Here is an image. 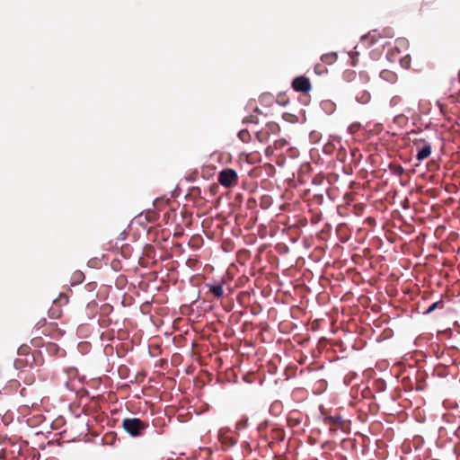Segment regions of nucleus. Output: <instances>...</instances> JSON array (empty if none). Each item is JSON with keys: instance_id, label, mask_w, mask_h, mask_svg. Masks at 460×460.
<instances>
[{"instance_id": "4be33fe9", "label": "nucleus", "mask_w": 460, "mask_h": 460, "mask_svg": "<svg viewBox=\"0 0 460 460\" xmlns=\"http://www.w3.org/2000/svg\"><path fill=\"white\" fill-rule=\"evenodd\" d=\"M446 201L451 202V201H453V199L449 198Z\"/></svg>"}, {"instance_id": "423d86ee", "label": "nucleus", "mask_w": 460, "mask_h": 460, "mask_svg": "<svg viewBox=\"0 0 460 460\" xmlns=\"http://www.w3.org/2000/svg\"><path fill=\"white\" fill-rule=\"evenodd\" d=\"M380 77H381L383 80H385V81H386V82H388V83H390V84H394V83H396L397 78H398V77H397V75H396V73H395V72L391 71V70H388V69H384V70H382V71L380 72Z\"/></svg>"}, {"instance_id": "f03ea898", "label": "nucleus", "mask_w": 460, "mask_h": 460, "mask_svg": "<svg viewBox=\"0 0 460 460\" xmlns=\"http://www.w3.org/2000/svg\"><path fill=\"white\" fill-rule=\"evenodd\" d=\"M217 181L221 185L229 188L237 184L238 175L234 169L226 168L219 172Z\"/></svg>"}, {"instance_id": "0eeeda50", "label": "nucleus", "mask_w": 460, "mask_h": 460, "mask_svg": "<svg viewBox=\"0 0 460 460\" xmlns=\"http://www.w3.org/2000/svg\"><path fill=\"white\" fill-rule=\"evenodd\" d=\"M356 78L357 73L352 69H347L342 73V79L348 83L354 82Z\"/></svg>"}, {"instance_id": "aec40b11", "label": "nucleus", "mask_w": 460, "mask_h": 460, "mask_svg": "<svg viewBox=\"0 0 460 460\" xmlns=\"http://www.w3.org/2000/svg\"><path fill=\"white\" fill-rule=\"evenodd\" d=\"M289 116H290V115H289V114H288V113H285V114L283 115V117H284V119H289Z\"/></svg>"}, {"instance_id": "9d476101", "label": "nucleus", "mask_w": 460, "mask_h": 460, "mask_svg": "<svg viewBox=\"0 0 460 460\" xmlns=\"http://www.w3.org/2000/svg\"><path fill=\"white\" fill-rule=\"evenodd\" d=\"M238 137H239V138H240L243 142H245V143L249 142V141H250V139H251V135H250L249 131H248V130H246V129H243V130H241V131L238 133Z\"/></svg>"}, {"instance_id": "b1692460", "label": "nucleus", "mask_w": 460, "mask_h": 460, "mask_svg": "<svg viewBox=\"0 0 460 460\" xmlns=\"http://www.w3.org/2000/svg\"><path fill=\"white\" fill-rule=\"evenodd\" d=\"M57 332H58V335H61L60 330H57Z\"/></svg>"}, {"instance_id": "9b49d317", "label": "nucleus", "mask_w": 460, "mask_h": 460, "mask_svg": "<svg viewBox=\"0 0 460 460\" xmlns=\"http://www.w3.org/2000/svg\"><path fill=\"white\" fill-rule=\"evenodd\" d=\"M243 123H254V124H257L259 122V117H258L257 114L252 113L251 115L245 117L243 119Z\"/></svg>"}, {"instance_id": "ddd939ff", "label": "nucleus", "mask_w": 460, "mask_h": 460, "mask_svg": "<svg viewBox=\"0 0 460 460\" xmlns=\"http://www.w3.org/2000/svg\"><path fill=\"white\" fill-rule=\"evenodd\" d=\"M212 292L216 296L220 297L223 295V288L221 286L214 287Z\"/></svg>"}, {"instance_id": "dca6fc26", "label": "nucleus", "mask_w": 460, "mask_h": 460, "mask_svg": "<svg viewBox=\"0 0 460 460\" xmlns=\"http://www.w3.org/2000/svg\"><path fill=\"white\" fill-rule=\"evenodd\" d=\"M438 305H442V302H436L432 304L427 310V314L431 313L433 310H435V308H437Z\"/></svg>"}, {"instance_id": "412c9836", "label": "nucleus", "mask_w": 460, "mask_h": 460, "mask_svg": "<svg viewBox=\"0 0 460 460\" xmlns=\"http://www.w3.org/2000/svg\"><path fill=\"white\" fill-rule=\"evenodd\" d=\"M289 116H290V115H289V114H288V113H285V114L283 115V117H284V119H289Z\"/></svg>"}, {"instance_id": "5701e85b", "label": "nucleus", "mask_w": 460, "mask_h": 460, "mask_svg": "<svg viewBox=\"0 0 460 460\" xmlns=\"http://www.w3.org/2000/svg\"><path fill=\"white\" fill-rule=\"evenodd\" d=\"M406 204H407V203H404V205H403V208H408V206H406Z\"/></svg>"}, {"instance_id": "7ed1b4c3", "label": "nucleus", "mask_w": 460, "mask_h": 460, "mask_svg": "<svg viewBox=\"0 0 460 460\" xmlns=\"http://www.w3.org/2000/svg\"><path fill=\"white\" fill-rule=\"evenodd\" d=\"M324 423L329 426L332 432H336L341 429L344 432L349 430V422L344 420L341 416H326L324 418Z\"/></svg>"}, {"instance_id": "6ab92c4d", "label": "nucleus", "mask_w": 460, "mask_h": 460, "mask_svg": "<svg viewBox=\"0 0 460 460\" xmlns=\"http://www.w3.org/2000/svg\"><path fill=\"white\" fill-rule=\"evenodd\" d=\"M253 114L261 115L262 111L259 108H255L253 111Z\"/></svg>"}, {"instance_id": "a211bd4d", "label": "nucleus", "mask_w": 460, "mask_h": 460, "mask_svg": "<svg viewBox=\"0 0 460 460\" xmlns=\"http://www.w3.org/2000/svg\"><path fill=\"white\" fill-rule=\"evenodd\" d=\"M286 144H287V142L285 140H279V141H276L274 145H275V147L278 148V147L284 146Z\"/></svg>"}, {"instance_id": "393cba45", "label": "nucleus", "mask_w": 460, "mask_h": 460, "mask_svg": "<svg viewBox=\"0 0 460 460\" xmlns=\"http://www.w3.org/2000/svg\"><path fill=\"white\" fill-rule=\"evenodd\" d=\"M1 460H3V459H1Z\"/></svg>"}, {"instance_id": "20e7f679", "label": "nucleus", "mask_w": 460, "mask_h": 460, "mask_svg": "<svg viewBox=\"0 0 460 460\" xmlns=\"http://www.w3.org/2000/svg\"><path fill=\"white\" fill-rule=\"evenodd\" d=\"M292 87L296 92L307 93L311 91L312 84L309 78L300 75L293 79Z\"/></svg>"}, {"instance_id": "6e6552de", "label": "nucleus", "mask_w": 460, "mask_h": 460, "mask_svg": "<svg viewBox=\"0 0 460 460\" xmlns=\"http://www.w3.org/2000/svg\"><path fill=\"white\" fill-rule=\"evenodd\" d=\"M321 60L328 65L333 64L337 60V54L334 52L323 54Z\"/></svg>"}, {"instance_id": "1a4fd4ad", "label": "nucleus", "mask_w": 460, "mask_h": 460, "mask_svg": "<svg viewBox=\"0 0 460 460\" xmlns=\"http://www.w3.org/2000/svg\"><path fill=\"white\" fill-rule=\"evenodd\" d=\"M241 199H246V201H255V198L252 197L250 193H246L245 195L243 193H237L235 197L236 201H241Z\"/></svg>"}, {"instance_id": "f8f14e48", "label": "nucleus", "mask_w": 460, "mask_h": 460, "mask_svg": "<svg viewBox=\"0 0 460 460\" xmlns=\"http://www.w3.org/2000/svg\"><path fill=\"white\" fill-rule=\"evenodd\" d=\"M390 168H391V171L393 172V173L399 175V176L402 175L404 172V169L400 164H392L390 166Z\"/></svg>"}, {"instance_id": "f3484780", "label": "nucleus", "mask_w": 460, "mask_h": 460, "mask_svg": "<svg viewBox=\"0 0 460 460\" xmlns=\"http://www.w3.org/2000/svg\"><path fill=\"white\" fill-rule=\"evenodd\" d=\"M48 348H49V351H51V352H57L58 350V347L54 343H49L48 345Z\"/></svg>"}, {"instance_id": "2eb2a0df", "label": "nucleus", "mask_w": 460, "mask_h": 460, "mask_svg": "<svg viewBox=\"0 0 460 460\" xmlns=\"http://www.w3.org/2000/svg\"><path fill=\"white\" fill-rule=\"evenodd\" d=\"M60 314V311L56 312V310L53 307L49 310V315L53 318H58Z\"/></svg>"}, {"instance_id": "f257e3e1", "label": "nucleus", "mask_w": 460, "mask_h": 460, "mask_svg": "<svg viewBox=\"0 0 460 460\" xmlns=\"http://www.w3.org/2000/svg\"><path fill=\"white\" fill-rule=\"evenodd\" d=\"M123 428L131 436L136 437L141 434V432L146 428V424L137 418L125 419L123 421Z\"/></svg>"}, {"instance_id": "4468645a", "label": "nucleus", "mask_w": 460, "mask_h": 460, "mask_svg": "<svg viewBox=\"0 0 460 460\" xmlns=\"http://www.w3.org/2000/svg\"><path fill=\"white\" fill-rule=\"evenodd\" d=\"M401 65L404 68H409L410 67V58H409L408 56H406L405 58L401 59Z\"/></svg>"}, {"instance_id": "39448f33", "label": "nucleus", "mask_w": 460, "mask_h": 460, "mask_svg": "<svg viewBox=\"0 0 460 460\" xmlns=\"http://www.w3.org/2000/svg\"><path fill=\"white\" fill-rule=\"evenodd\" d=\"M414 145L417 146L418 153H417V159L419 161L424 160L428 158L431 154V145L425 140H421L419 143H414Z\"/></svg>"}]
</instances>
